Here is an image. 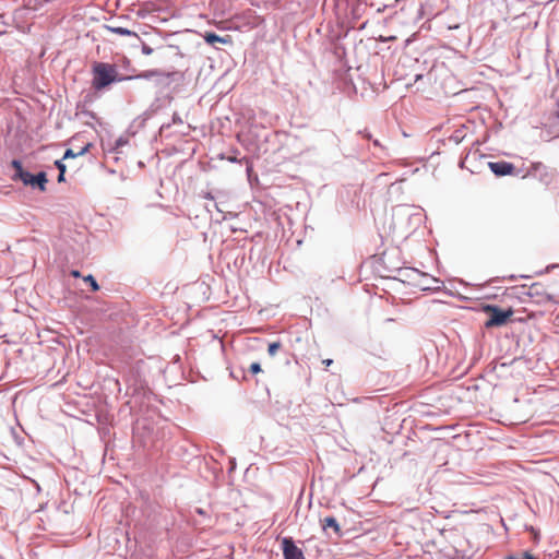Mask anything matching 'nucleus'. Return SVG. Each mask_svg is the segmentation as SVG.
<instances>
[{
  "instance_id": "25",
  "label": "nucleus",
  "mask_w": 559,
  "mask_h": 559,
  "mask_svg": "<svg viewBox=\"0 0 559 559\" xmlns=\"http://www.w3.org/2000/svg\"><path fill=\"white\" fill-rule=\"evenodd\" d=\"M358 133L364 139L368 140V141H372L373 140V136H372L371 132L368 129L360 130V131H358Z\"/></svg>"
},
{
  "instance_id": "33",
  "label": "nucleus",
  "mask_w": 559,
  "mask_h": 559,
  "mask_svg": "<svg viewBox=\"0 0 559 559\" xmlns=\"http://www.w3.org/2000/svg\"><path fill=\"white\" fill-rule=\"evenodd\" d=\"M530 530L534 534V539L537 540L538 539V533L534 530V527H531Z\"/></svg>"
},
{
  "instance_id": "39",
  "label": "nucleus",
  "mask_w": 559,
  "mask_h": 559,
  "mask_svg": "<svg viewBox=\"0 0 559 559\" xmlns=\"http://www.w3.org/2000/svg\"><path fill=\"white\" fill-rule=\"evenodd\" d=\"M34 484H35V486H36L37 490L39 491V490H40L39 485H38L36 481H34Z\"/></svg>"
},
{
  "instance_id": "16",
  "label": "nucleus",
  "mask_w": 559,
  "mask_h": 559,
  "mask_svg": "<svg viewBox=\"0 0 559 559\" xmlns=\"http://www.w3.org/2000/svg\"><path fill=\"white\" fill-rule=\"evenodd\" d=\"M26 9L37 11L51 0H23Z\"/></svg>"
},
{
  "instance_id": "24",
  "label": "nucleus",
  "mask_w": 559,
  "mask_h": 559,
  "mask_svg": "<svg viewBox=\"0 0 559 559\" xmlns=\"http://www.w3.org/2000/svg\"><path fill=\"white\" fill-rule=\"evenodd\" d=\"M156 109L157 108H155V105L152 104L151 107L143 112V120L148 119L156 111Z\"/></svg>"
},
{
  "instance_id": "29",
  "label": "nucleus",
  "mask_w": 559,
  "mask_h": 559,
  "mask_svg": "<svg viewBox=\"0 0 559 559\" xmlns=\"http://www.w3.org/2000/svg\"><path fill=\"white\" fill-rule=\"evenodd\" d=\"M394 39H395V36H388V37L380 36L379 37V41H382V43H388V41H391V40H394Z\"/></svg>"
},
{
  "instance_id": "15",
  "label": "nucleus",
  "mask_w": 559,
  "mask_h": 559,
  "mask_svg": "<svg viewBox=\"0 0 559 559\" xmlns=\"http://www.w3.org/2000/svg\"><path fill=\"white\" fill-rule=\"evenodd\" d=\"M526 295L528 297H540L543 298L544 296L546 297H549L544 290H543V286L538 283H534L532 284L528 288H527V292H526Z\"/></svg>"
},
{
  "instance_id": "14",
  "label": "nucleus",
  "mask_w": 559,
  "mask_h": 559,
  "mask_svg": "<svg viewBox=\"0 0 559 559\" xmlns=\"http://www.w3.org/2000/svg\"><path fill=\"white\" fill-rule=\"evenodd\" d=\"M320 138L321 141L330 144L335 148H338L340 139L333 131H322Z\"/></svg>"
},
{
  "instance_id": "20",
  "label": "nucleus",
  "mask_w": 559,
  "mask_h": 559,
  "mask_svg": "<svg viewBox=\"0 0 559 559\" xmlns=\"http://www.w3.org/2000/svg\"><path fill=\"white\" fill-rule=\"evenodd\" d=\"M138 44L141 45V51L143 55L150 56L153 53L154 49L152 47H150L148 45H146L142 39H141V41H136V43L132 44V46H136Z\"/></svg>"
},
{
  "instance_id": "5",
  "label": "nucleus",
  "mask_w": 559,
  "mask_h": 559,
  "mask_svg": "<svg viewBox=\"0 0 559 559\" xmlns=\"http://www.w3.org/2000/svg\"><path fill=\"white\" fill-rule=\"evenodd\" d=\"M282 550L284 559H306L304 551L299 548L292 537L282 538Z\"/></svg>"
},
{
  "instance_id": "12",
  "label": "nucleus",
  "mask_w": 559,
  "mask_h": 559,
  "mask_svg": "<svg viewBox=\"0 0 559 559\" xmlns=\"http://www.w3.org/2000/svg\"><path fill=\"white\" fill-rule=\"evenodd\" d=\"M11 167L14 169V174L12 176L13 180H22L24 177V174H26V169H24L23 164L20 159H12L11 160Z\"/></svg>"
},
{
  "instance_id": "31",
  "label": "nucleus",
  "mask_w": 559,
  "mask_h": 559,
  "mask_svg": "<svg viewBox=\"0 0 559 559\" xmlns=\"http://www.w3.org/2000/svg\"><path fill=\"white\" fill-rule=\"evenodd\" d=\"M83 114H84L85 116H88V118H93V119H95V118H96V115H95V112H93V111H88V110H86V111H83Z\"/></svg>"
},
{
  "instance_id": "26",
  "label": "nucleus",
  "mask_w": 559,
  "mask_h": 559,
  "mask_svg": "<svg viewBox=\"0 0 559 559\" xmlns=\"http://www.w3.org/2000/svg\"><path fill=\"white\" fill-rule=\"evenodd\" d=\"M182 118L179 116V114L177 112H174L173 117H171V123L173 124H182Z\"/></svg>"
},
{
  "instance_id": "6",
  "label": "nucleus",
  "mask_w": 559,
  "mask_h": 559,
  "mask_svg": "<svg viewBox=\"0 0 559 559\" xmlns=\"http://www.w3.org/2000/svg\"><path fill=\"white\" fill-rule=\"evenodd\" d=\"M489 169L497 177H503L508 175H512L515 167L512 163L500 160V162H489Z\"/></svg>"
},
{
  "instance_id": "28",
  "label": "nucleus",
  "mask_w": 559,
  "mask_h": 559,
  "mask_svg": "<svg viewBox=\"0 0 559 559\" xmlns=\"http://www.w3.org/2000/svg\"><path fill=\"white\" fill-rule=\"evenodd\" d=\"M371 142H372V145H373L374 147H378V148H380L381 151H384V150H385V148H384V146L381 144V142H380L378 139H373Z\"/></svg>"
},
{
  "instance_id": "1",
  "label": "nucleus",
  "mask_w": 559,
  "mask_h": 559,
  "mask_svg": "<svg viewBox=\"0 0 559 559\" xmlns=\"http://www.w3.org/2000/svg\"><path fill=\"white\" fill-rule=\"evenodd\" d=\"M134 81L133 75H121L115 64L107 62H95L93 66L92 86L95 91H103L112 83Z\"/></svg>"
},
{
  "instance_id": "8",
  "label": "nucleus",
  "mask_w": 559,
  "mask_h": 559,
  "mask_svg": "<svg viewBox=\"0 0 559 559\" xmlns=\"http://www.w3.org/2000/svg\"><path fill=\"white\" fill-rule=\"evenodd\" d=\"M407 271L411 272V274L413 275L412 278H415L416 276L420 278V281H418L416 285L420 287V289L423 290L429 288V286L427 285L429 281L433 283H439V280H437L436 277L429 276L428 274L419 272L416 269H407ZM407 276L411 277V275Z\"/></svg>"
},
{
  "instance_id": "32",
  "label": "nucleus",
  "mask_w": 559,
  "mask_h": 559,
  "mask_svg": "<svg viewBox=\"0 0 559 559\" xmlns=\"http://www.w3.org/2000/svg\"><path fill=\"white\" fill-rule=\"evenodd\" d=\"M71 275H72L73 277L78 278V277H80V276H81V273H80V271H78V270H73V271H71Z\"/></svg>"
},
{
  "instance_id": "40",
  "label": "nucleus",
  "mask_w": 559,
  "mask_h": 559,
  "mask_svg": "<svg viewBox=\"0 0 559 559\" xmlns=\"http://www.w3.org/2000/svg\"><path fill=\"white\" fill-rule=\"evenodd\" d=\"M421 79V74L416 75V81Z\"/></svg>"
},
{
  "instance_id": "22",
  "label": "nucleus",
  "mask_w": 559,
  "mask_h": 559,
  "mask_svg": "<svg viewBox=\"0 0 559 559\" xmlns=\"http://www.w3.org/2000/svg\"><path fill=\"white\" fill-rule=\"evenodd\" d=\"M249 371H250L252 374H257V373L261 372V371H262V368H261L260 362H258V361L252 362V364L249 366Z\"/></svg>"
},
{
  "instance_id": "17",
  "label": "nucleus",
  "mask_w": 559,
  "mask_h": 559,
  "mask_svg": "<svg viewBox=\"0 0 559 559\" xmlns=\"http://www.w3.org/2000/svg\"><path fill=\"white\" fill-rule=\"evenodd\" d=\"M55 166L59 170V174H58V177H57V181L58 182L66 181V171H67L66 164L62 162V159H57L55 162Z\"/></svg>"
},
{
  "instance_id": "3",
  "label": "nucleus",
  "mask_w": 559,
  "mask_h": 559,
  "mask_svg": "<svg viewBox=\"0 0 559 559\" xmlns=\"http://www.w3.org/2000/svg\"><path fill=\"white\" fill-rule=\"evenodd\" d=\"M483 310L489 314L484 323L487 329L504 325L514 313L512 308L501 309L497 305L491 304L484 305Z\"/></svg>"
},
{
  "instance_id": "13",
  "label": "nucleus",
  "mask_w": 559,
  "mask_h": 559,
  "mask_svg": "<svg viewBox=\"0 0 559 559\" xmlns=\"http://www.w3.org/2000/svg\"><path fill=\"white\" fill-rule=\"evenodd\" d=\"M11 167L14 169V174L12 176L13 180H22L24 177V174H26V169H24L23 164L20 159H12L11 160Z\"/></svg>"
},
{
  "instance_id": "7",
  "label": "nucleus",
  "mask_w": 559,
  "mask_h": 559,
  "mask_svg": "<svg viewBox=\"0 0 559 559\" xmlns=\"http://www.w3.org/2000/svg\"><path fill=\"white\" fill-rule=\"evenodd\" d=\"M104 28L112 34L132 37V38H134L135 41H141V37L138 35V33H135L127 27L117 25L116 22L104 25Z\"/></svg>"
},
{
  "instance_id": "10",
  "label": "nucleus",
  "mask_w": 559,
  "mask_h": 559,
  "mask_svg": "<svg viewBox=\"0 0 559 559\" xmlns=\"http://www.w3.org/2000/svg\"><path fill=\"white\" fill-rule=\"evenodd\" d=\"M438 559H472L471 556H465V554L456 548H452L449 550H440L438 552Z\"/></svg>"
},
{
  "instance_id": "19",
  "label": "nucleus",
  "mask_w": 559,
  "mask_h": 559,
  "mask_svg": "<svg viewBox=\"0 0 559 559\" xmlns=\"http://www.w3.org/2000/svg\"><path fill=\"white\" fill-rule=\"evenodd\" d=\"M83 281L90 285L92 292H98L99 290L100 287H99L97 281L95 280V277L92 274H88V275L84 276Z\"/></svg>"
},
{
  "instance_id": "11",
  "label": "nucleus",
  "mask_w": 559,
  "mask_h": 559,
  "mask_svg": "<svg viewBox=\"0 0 559 559\" xmlns=\"http://www.w3.org/2000/svg\"><path fill=\"white\" fill-rule=\"evenodd\" d=\"M203 38H204L205 43L209 45H215L216 43H221V44H230L231 43L230 36L222 37L213 32H205L203 35Z\"/></svg>"
},
{
  "instance_id": "18",
  "label": "nucleus",
  "mask_w": 559,
  "mask_h": 559,
  "mask_svg": "<svg viewBox=\"0 0 559 559\" xmlns=\"http://www.w3.org/2000/svg\"><path fill=\"white\" fill-rule=\"evenodd\" d=\"M464 138H465V134H464L463 130L457 129L450 135L449 140L457 145L464 140Z\"/></svg>"
},
{
  "instance_id": "4",
  "label": "nucleus",
  "mask_w": 559,
  "mask_h": 559,
  "mask_svg": "<svg viewBox=\"0 0 559 559\" xmlns=\"http://www.w3.org/2000/svg\"><path fill=\"white\" fill-rule=\"evenodd\" d=\"M21 181L24 186H28L33 189H38L39 191L44 192L46 191L48 179L47 174L45 171H39L36 175H34L27 170L26 174H24V177Z\"/></svg>"
},
{
  "instance_id": "34",
  "label": "nucleus",
  "mask_w": 559,
  "mask_h": 559,
  "mask_svg": "<svg viewBox=\"0 0 559 559\" xmlns=\"http://www.w3.org/2000/svg\"><path fill=\"white\" fill-rule=\"evenodd\" d=\"M171 123H163L160 127V131L170 128Z\"/></svg>"
},
{
  "instance_id": "2",
  "label": "nucleus",
  "mask_w": 559,
  "mask_h": 559,
  "mask_svg": "<svg viewBox=\"0 0 559 559\" xmlns=\"http://www.w3.org/2000/svg\"><path fill=\"white\" fill-rule=\"evenodd\" d=\"M134 81H148L152 82L156 88L157 95H162L170 85L175 82H179L183 79V73L180 71H164L160 69H151L141 71L133 75Z\"/></svg>"
},
{
  "instance_id": "27",
  "label": "nucleus",
  "mask_w": 559,
  "mask_h": 559,
  "mask_svg": "<svg viewBox=\"0 0 559 559\" xmlns=\"http://www.w3.org/2000/svg\"><path fill=\"white\" fill-rule=\"evenodd\" d=\"M92 145H93L92 143L85 144L79 152H76L78 156H82V155L86 154L90 151V148L92 147Z\"/></svg>"
},
{
  "instance_id": "38",
  "label": "nucleus",
  "mask_w": 559,
  "mask_h": 559,
  "mask_svg": "<svg viewBox=\"0 0 559 559\" xmlns=\"http://www.w3.org/2000/svg\"><path fill=\"white\" fill-rule=\"evenodd\" d=\"M552 267H555V265H549V266H546V270H545V272H546V273H547V272H549V270H550V269H552Z\"/></svg>"
},
{
  "instance_id": "23",
  "label": "nucleus",
  "mask_w": 559,
  "mask_h": 559,
  "mask_svg": "<svg viewBox=\"0 0 559 559\" xmlns=\"http://www.w3.org/2000/svg\"><path fill=\"white\" fill-rule=\"evenodd\" d=\"M75 157H78V153H75L72 148H67L63 154V157L61 159L63 162L64 159L75 158Z\"/></svg>"
},
{
  "instance_id": "35",
  "label": "nucleus",
  "mask_w": 559,
  "mask_h": 559,
  "mask_svg": "<svg viewBox=\"0 0 559 559\" xmlns=\"http://www.w3.org/2000/svg\"><path fill=\"white\" fill-rule=\"evenodd\" d=\"M332 362H333V360H332V359H325V360H323V364H324L325 366H330Z\"/></svg>"
},
{
  "instance_id": "36",
  "label": "nucleus",
  "mask_w": 559,
  "mask_h": 559,
  "mask_svg": "<svg viewBox=\"0 0 559 559\" xmlns=\"http://www.w3.org/2000/svg\"><path fill=\"white\" fill-rule=\"evenodd\" d=\"M540 167H544L542 163H538V164H535V165H534V169H536V170H537L538 168H540Z\"/></svg>"
},
{
  "instance_id": "37",
  "label": "nucleus",
  "mask_w": 559,
  "mask_h": 559,
  "mask_svg": "<svg viewBox=\"0 0 559 559\" xmlns=\"http://www.w3.org/2000/svg\"><path fill=\"white\" fill-rule=\"evenodd\" d=\"M228 160L231 162V163H237V158L236 157H228Z\"/></svg>"
},
{
  "instance_id": "9",
  "label": "nucleus",
  "mask_w": 559,
  "mask_h": 559,
  "mask_svg": "<svg viewBox=\"0 0 559 559\" xmlns=\"http://www.w3.org/2000/svg\"><path fill=\"white\" fill-rule=\"evenodd\" d=\"M320 522H321L322 530L324 532H326L329 528H331V530H333L334 534L337 537H341L343 535L341 526L334 516H325L324 519H321Z\"/></svg>"
},
{
  "instance_id": "21",
  "label": "nucleus",
  "mask_w": 559,
  "mask_h": 559,
  "mask_svg": "<svg viewBox=\"0 0 559 559\" xmlns=\"http://www.w3.org/2000/svg\"><path fill=\"white\" fill-rule=\"evenodd\" d=\"M281 342H272L269 344L267 353L270 356H274L276 352L281 348Z\"/></svg>"
},
{
  "instance_id": "30",
  "label": "nucleus",
  "mask_w": 559,
  "mask_h": 559,
  "mask_svg": "<svg viewBox=\"0 0 559 559\" xmlns=\"http://www.w3.org/2000/svg\"><path fill=\"white\" fill-rule=\"evenodd\" d=\"M132 88H133V91L139 92V93H143L144 92V86L143 85H134Z\"/></svg>"
}]
</instances>
